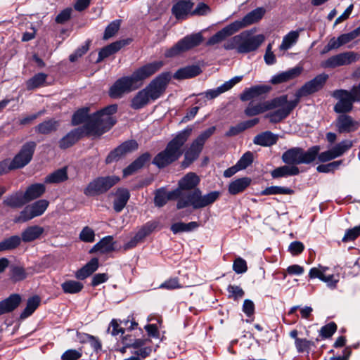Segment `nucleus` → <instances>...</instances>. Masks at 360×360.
I'll return each mask as SVG.
<instances>
[{"mask_svg": "<svg viewBox=\"0 0 360 360\" xmlns=\"http://www.w3.org/2000/svg\"><path fill=\"white\" fill-rule=\"evenodd\" d=\"M117 110V105H110L103 109L89 115V108H83L72 115V124L75 126L84 123L82 127L86 135L101 136L110 130L115 124L116 120L112 116Z\"/></svg>", "mask_w": 360, "mask_h": 360, "instance_id": "obj_1", "label": "nucleus"}, {"mask_svg": "<svg viewBox=\"0 0 360 360\" xmlns=\"http://www.w3.org/2000/svg\"><path fill=\"white\" fill-rule=\"evenodd\" d=\"M162 61H155L136 69L130 76L118 79L110 87L109 95L120 98L124 94L136 90L143 85V81L157 72L162 66Z\"/></svg>", "mask_w": 360, "mask_h": 360, "instance_id": "obj_2", "label": "nucleus"}, {"mask_svg": "<svg viewBox=\"0 0 360 360\" xmlns=\"http://www.w3.org/2000/svg\"><path fill=\"white\" fill-rule=\"evenodd\" d=\"M169 79V72L159 75L146 88L134 96L131 101V107L134 110H139L147 105L150 101L158 99L165 91Z\"/></svg>", "mask_w": 360, "mask_h": 360, "instance_id": "obj_3", "label": "nucleus"}, {"mask_svg": "<svg viewBox=\"0 0 360 360\" xmlns=\"http://www.w3.org/2000/svg\"><path fill=\"white\" fill-rule=\"evenodd\" d=\"M191 131V127L180 131L167 143L164 150L155 155L153 164L158 168H164L177 160L182 155L181 147L190 136Z\"/></svg>", "mask_w": 360, "mask_h": 360, "instance_id": "obj_4", "label": "nucleus"}, {"mask_svg": "<svg viewBox=\"0 0 360 360\" xmlns=\"http://www.w3.org/2000/svg\"><path fill=\"white\" fill-rule=\"evenodd\" d=\"M220 196V192L212 191L202 195L199 188H195L193 191L184 193L180 191V195L178 196L176 208L184 209L191 206L194 210L202 208L214 203Z\"/></svg>", "mask_w": 360, "mask_h": 360, "instance_id": "obj_5", "label": "nucleus"}, {"mask_svg": "<svg viewBox=\"0 0 360 360\" xmlns=\"http://www.w3.org/2000/svg\"><path fill=\"white\" fill-rule=\"evenodd\" d=\"M320 151L319 146H314L304 151L301 148H292L282 155V160L288 164L295 166L300 164H309L314 162Z\"/></svg>", "mask_w": 360, "mask_h": 360, "instance_id": "obj_6", "label": "nucleus"}, {"mask_svg": "<svg viewBox=\"0 0 360 360\" xmlns=\"http://www.w3.org/2000/svg\"><path fill=\"white\" fill-rule=\"evenodd\" d=\"M203 37L201 33H195L187 35L180 39L172 47L165 52L166 58H174L185 53L198 46L203 41Z\"/></svg>", "mask_w": 360, "mask_h": 360, "instance_id": "obj_7", "label": "nucleus"}, {"mask_svg": "<svg viewBox=\"0 0 360 360\" xmlns=\"http://www.w3.org/2000/svg\"><path fill=\"white\" fill-rule=\"evenodd\" d=\"M120 180L116 176L98 177L91 181L84 189V194L89 196L97 195L108 191Z\"/></svg>", "mask_w": 360, "mask_h": 360, "instance_id": "obj_8", "label": "nucleus"}, {"mask_svg": "<svg viewBox=\"0 0 360 360\" xmlns=\"http://www.w3.org/2000/svg\"><path fill=\"white\" fill-rule=\"evenodd\" d=\"M359 54L353 51H347L336 54L321 61L320 65L325 69H334L340 66L348 65L359 60Z\"/></svg>", "mask_w": 360, "mask_h": 360, "instance_id": "obj_9", "label": "nucleus"}, {"mask_svg": "<svg viewBox=\"0 0 360 360\" xmlns=\"http://www.w3.org/2000/svg\"><path fill=\"white\" fill-rule=\"evenodd\" d=\"M278 98H284L285 101L276 108L277 110L265 115V118H268L271 123H278L286 118L298 104V100L288 101L286 95Z\"/></svg>", "mask_w": 360, "mask_h": 360, "instance_id": "obj_10", "label": "nucleus"}, {"mask_svg": "<svg viewBox=\"0 0 360 360\" xmlns=\"http://www.w3.org/2000/svg\"><path fill=\"white\" fill-rule=\"evenodd\" d=\"M328 75L322 73L315 77L311 80L306 82L295 94V98L300 102V98L314 94L321 89L326 84Z\"/></svg>", "mask_w": 360, "mask_h": 360, "instance_id": "obj_11", "label": "nucleus"}, {"mask_svg": "<svg viewBox=\"0 0 360 360\" xmlns=\"http://www.w3.org/2000/svg\"><path fill=\"white\" fill-rule=\"evenodd\" d=\"M36 143L30 141L25 143L20 152L13 158L11 162V167L15 169L22 168L27 165L32 160L36 148Z\"/></svg>", "mask_w": 360, "mask_h": 360, "instance_id": "obj_12", "label": "nucleus"}, {"mask_svg": "<svg viewBox=\"0 0 360 360\" xmlns=\"http://www.w3.org/2000/svg\"><path fill=\"white\" fill-rule=\"evenodd\" d=\"M353 146V143L350 140H343L336 144L330 150L318 153L316 158L319 162H326L334 160L342 156L348 151Z\"/></svg>", "mask_w": 360, "mask_h": 360, "instance_id": "obj_13", "label": "nucleus"}, {"mask_svg": "<svg viewBox=\"0 0 360 360\" xmlns=\"http://www.w3.org/2000/svg\"><path fill=\"white\" fill-rule=\"evenodd\" d=\"M284 101V98H275L257 104L250 102L245 110V113L249 117L255 116L267 110L276 109L278 106H281Z\"/></svg>", "mask_w": 360, "mask_h": 360, "instance_id": "obj_14", "label": "nucleus"}, {"mask_svg": "<svg viewBox=\"0 0 360 360\" xmlns=\"http://www.w3.org/2000/svg\"><path fill=\"white\" fill-rule=\"evenodd\" d=\"M332 96L338 100L333 108L336 113H347L352 111L354 102L349 96V91L335 90L332 93Z\"/></svg>", "mask_w": 360, "mask_h": 360, "instance_id": "obj_15", "label": "nucleus"}, {"mask_svg": "<svg viewBox=\"0 0 360 360\" xmlns=\"http://www.w3.org/2000/svg\"><path fill=\"white\" fill-rule=\"evenodd\" d=\"M138 147V143L135 140L127 141L108 154L105 159V162L110 164L113 162L118 161L128 153L137 150Z\"/></svg>", "mask_w": 360, "mask_h": 360, "instance_id": "obj_16", "label": "nucleus"}, {"mask_svg": "<svg viewBox=\"0 0 360 360\" xmlns=\"http://www.w3.org/2000/svg\"><path fill=\"white\" fill-rule=\"evenodd\" d=\"M239 53H246L257 50L264 40L262 34L250 36L248 32L240 33Z\"/></svg>", "mask_w": 360, "mask_h": 360, "instance_id": "obj_17", "label": "nucleus"}, {"mask_svg": "<svg viewBox=\"0 0 360 360\" xmlns=\"http://www.w3.org/2000/svg\"><path fill=\"white\" fill-rule=\"evenodd\" d=\"M340 114L333 122L334 126L340 134L353 132L359 128V122L351 116L346 113Z\"/></svg>", "mask_w": 360, "mask_h": 360, "instance_id": "obj_18", "label": "nucleus"}, {"mask_svg": "<svg viewBox=\"0 0 360 360\" xmlns=\"http://www.w3.org/2000/svg\"><path fill=\"white\" fill-rule=\"evenodd\" d=\"M328 269V267L319 265L318 267L311 268L309 273L310 278H319L322 281L327 283V285L330 288H335L338 278L334 275H326V271Z\"/></svg>", "mask_w": 360, "mask_h": 360, "instance_id": "obj_19", "label": "nucleus"}, {"mask_svg": "<svg viewBox=\"0 0 360 360\" xmlns=\"http://www.w3.org/2000/svg\"><path fill=\"white\" fill-rule=\"evenodd\" d=\"M266 10L262 7H259L245 15L243 19L233 22L236 25L238 30L244 28L248 25L258 22L264 15Z\"/></svg>", "mask_w": 360, "mask_h": 360, "instance_id": "obj_20", "label": "nucleus"}, {"mask_svg": "<svg viewBox=\"0 0 360 360\" xmlns=\"http://www.w3.org/2000/svg\"><path fill=\"white\" fill-rule=\"evenodd\" d=\"M156 227L155 223H148L141 228L135 236L123 245L124 250H127L135 248L141 243L148 235H149Z\"/></svg>", "mask_w": 360, "mask_h": 360, "instance_id": "obj_21", "label": "nucleus"}, {"mask_svg": "<svg viewBox=\"0 0 360 360\" xmlns=\"http://www.w3.org/2000/svg\"><path fill=\"white\" fill-rule=\"evenodd\" d=\"M131 41V39L127 38L125 39L116 41L103 47L98 53V57L96 62H101L105 58L119 51L124 46L129 45Z\"/></svg>", "mask_w": 360, "mask_h": 360, "instance_id": "obj_22", "label": "nucleus"}, {"mask_svg": "<svg viewBox=\"0 0 360 360\" xmlns=\"http://www.w3.org/2000/svg\"><path fill=\"white\" fill-rule=\"evenodd\" d=\"M236 26L233 22L228 25L211 37L207 41L206 45L212 46L224 41L227 37L238 31Z\"/></svg>", "mask_w": 360, "mask_h": 360, "instance_id": "obj_23", "label": "nucleus"}, {"mask_svg": "<svg viewBox=\"0 0 360 360\" xmlns=\"http://www.w3.org/2000/svg\"><path fill=\"white\" fill-rule=\"evenodd\" d=\"M243 79V76H236L230 80L224 82L223 84L214 89H210L207 91L205 94V97L208 99H213L219 96L224 92L231 89L234 85L240 82Z\"/></svg>", "mask_w": 360, "mask_h": 360, "instance_id": "obj_24", "label": "nucleus"}, {"mask_svg": "<svg viewBox=\"0 0 360 360\" xmlns=\"http://www.w3.org/2000/svg\"><path fill=\"white\" fill-rule=\"evenodd\" d=\"M270 88L265 85L254 86L251 88L246 89L240 96V98L243 101H247L252 98L262 96L266 94Z\"/></svg>", "mask_w": 360, "mask_h": 360, "instance_id": "obj_25", "label": "nucleus"}, {"mask_svg": "<svg viewBox=\"0 0 360 360\" xmlns=\"http://www.w3.org/2000/svg\"><path fill=\"white\" fill-rule=\"evenodd\" d=\"M84 134L82 129H75L59 141V147L66 149L74 145Z\"/></svg>", "mask_w": 360, "mask_h": 360, "instance_id": "obj_26", "label": "nucleus"}, {"mask_svg": "<svg viewBox=\"0 0 360 360\" xmlns=\"http://www.w3.org/2000/svg\"><path fill=\"white\" fill-rule=\"evenodd\" d=\"M115 242L112 236H108L103 238L100 241L96 243L90 250V253L99 252L102 254L108 253L115 250Z\"/></svg>", "mask_w": 360, "mask_h": 360, "instance_id": "obj_27", "label": "nucleus"}, {"mask_svg": "<svg viewBox=\"0 0 360 360\" xmlns=\"http://www.w3.org/2000/svg\"><path fill=\"white\" fill-rule=\"evenodd\" d=\"M302 68L300 67L293 68L288 71L283 72L272 77L271 82L273 84H278L292 79L300 75Z\"/></svg>", "mask_w": 360, "mask_h": 360, "instance_id": "obj_28", "label": "nucleus"}, {"mask_svg": "<svg viewBox=\"0 0 360 360\" xmlns=\"http://www.w3.org/2000/svg\"><path fill=\"white\" fill-rule=\"evenodd\" d=\"M130 198L129 192L126 188H118L115 195L113 209L116 212H120L126 206Z\"/></svg>", "mask_w": 360, "mask_h": 360, "instance_id": "obj_29", "label": "nucleus"}, {"mask_svg": "<svg viewBox=\"0 0 360 360\" xmlns=\"http://www.w3.org/2000/svg\"><path fill=\"white\" fill-rule=\"evenodd\" d=\"M21 297L18 294H12L8 298L0 302V315L13 311L20 304Z\"/></svg>", "mask_w": 360, "mask_h": 360, "instance_id": "obj_30", "label": "nucleus"}, {"mask_svg": "<svg viewBox=\"0 0 360 360\" xmlns=\"http://www.w3.org/2000/svg\"><path fill=\"white\" fill-rule=\"evenodd\" d=\"M278 136L271 131H266L255 136L253 143L264 147H268L276 143Z\"/></svg>", "mask_w": 360, "mask_h": 360, "instance_id": "obj_31", "label": "nucleus"}, {"mask_svg": "<svg viewBox=\"0 0 360 360\" xmlns=\"http://www.w3.org/2000/svg\"><path fill=\"white\" fill-rule=\"evenodd\" d=\"M180 195V190H174L172 191L167 193L162 189L157 191L154 202L158 207H162L169 200H176Z\"/></svg>", "mask_w": 360, "mask_h": 360, "instance_id": "obj_32", "label": "nucleus"}, {"mask_svg": "<svg viewBox=\"0 0 360 360\" xmlns=\"http://www.w3.org/2000/svg\"><path fill=\"white\" fill-rule=\"evenodd\" d=\"M44 229L43 227L34 225L26 228L21 233V242L30 243L40 238Z\"/></svg>", "mask_w": 360, "mask_h": 360, "instance_id": "obj_33", "label": "nucleus"}, {"mask_svg": "<svg viewBox=\"0 0 360 360\" xmlns=\"http://www.w3.org/2000/svg\"><path fill=\"white\" fill-rule=\"evenodd\" d=\"M199 182V177L195 173L189 172L179 181V188L176 190L184 191L195 189Z\"/></svg>", "mask_w": 360, "mask_h": 360, "instance_id": "obj_34", "label": "nucleus"}, {"mask_svg": "<svg viewBox=\"0 0 360 360\" xmlns=\"http://www.w3.org/2000/svg\"><path fill=\"white\" fill-rule=\"evenodd\" d=\"M202 150V147L193 142L184 153V160L181 162L182 167L186 168L192 164L199 157Z\"/></svg>", "mask_w": 360, "mask_h": 360, "instance_id": "obj_35", "label": "nucleus"}, {"mask_svg": "<svg viewBox=\"0 0 360 360\" xmlns=\"http://www.w3.org/2000/svg\"><path fill=\"white\" fill-rule=\"evenodd\" d=\"M150 159V155L148 153H145L136 158L132 163H131L123 171L124 176H129L142 168L146 162Z\"/></svg>", "mask_w": 360, "mask_h": 360, "instance_id": "obj_36", "label": "nucleus"}, {"mask_svg": "<svg viewBox=\"0 0 360 360\" xmlns=\"http://www.w3.org/2000/svg\"><path fill=\"white\" fill-rule=\"evenodd\" d=\"M202 72L198 65H188L179 69L174 75L176 79H185L194 77Z\"/></svg>", "mask_w": 360, "mask_h": 360, "instance_id": "obj_37", "label": "nucleus"}, {"mask_svg": "<svg viewBox=\"0 0 360 360\" xmlns=\"http://www.w3.org/2000/svg\"><path fill=\"white\" fill-rule=\"evenodd\" d=\"M193 5L190 0H179L172 7L173 14L178 19L184 18L191 12Z\"/></svg>", "mask_w": 360, "mask_h": 360, "instance_id": "obj_38", "label": "nucleus"}, {"mask_svg": "<svg viewBox=\"0 0 360 360\" xmlns=\"http://www.w3.org/2000/svg\"><path fill=\"white\" fill-rule=\"evenodd\" d=\"M98 268V259L97 258H93L86 265L76 272L75 276L78 279H85L96 271Z\"/></svg>", "mask_w": 360, "mask_h": 360, "instance_id": "obj_39", "label": "nucleus"}, {"mask_svg": "<svg viewBox=\"0 0 360 360\" xmlns=\"http://www.w3.org/2000/svg\"><path fill=\"white\" fill-rule=\"evenodd\" d=\"M98 268V259L97 258H93L86 265L76 272L75 276L78 279H85L96 271Z\"/></svg>", "mask_w": 360, "mask_h": 360, "instance_id": "obj_40", "label": "nucleus"}, {"mask_svg": "<svg viewBox=\"0 0 360 360\" xmlns=\"http://www.w3.org/2000/svg\"><path fill=\"white\" fill-rule=\"evenodd\" d=\"M98 268V259L97 258H93L86 265L76 272L75 276L78 279H85L96 271Z\"/></svg>", "mask_w": 360, "mask_h": 360, "instance_id": "obj_41", "label": "nucleus"}, {"mask_svg": "<svg viewBox=\"0 0 360 360\" xmlns=\"http://www.w3.org/2000/svg\"><path fill=\"white\" fill-rule=\"evenodd\" d=\"M68 179V169L66 167L60 168L47 175L44 182L46 184H60Z\"/></svg>", "mask_w": 360, "mask_h": 360, "instance_id": "obj_42", "label": "nucleus"}, {"mask_svg": "<svg viewBox=\"0 0 360 360\" xmlns=\"http://www.w3.org/2000/svg\"><path fill=\"white\" fill-rule=\"evenodd\" d=\"M300 170L297 167L294 165H284L277 167L271 172V176L274 178H280L287 176L297 175Z\"/></svg>", "mask_w": 360, "mask_h": 360, "instance_id": "obj_43", "label": "nucleus"}, {"mask_svg": "<svg viewBox=\"0 0 360 360\" xmlns=\"http://www.w3.org/2000/svg\"><path fill=\"white\" fill-rule=\"evenodd\" d=\"M250 179L248 177L238 179L229 184V192L232 195L241 193L250 184Z\"/></svg>", "mask_w": 360, "mask_h": 360, "instance_id": "obj_44", "label": "nucleus"}, {"mask_svg": "<svg viewBox=\"0 0 360 360\" xmlns=\"http://www.w3.org/2000/svg\"><path fill=\"white\" fill-rule=\"evenodd\" d=\"M21 243L19 236L14 235L0 242V252L10 251L16 249Z\"/></svg>", "mask_w": 360, "mask_h": 360, "instance_id": "obj_45", "label": "nucleus"}, {"mask_svg": "<svg viewBox=\"0 0 360 360\" xmlns=\"http://www.w3.org/2000/svg\"><path fill=\"white\" fill-rule=\"evenodd\" d=\"M45 192V186L42 184H34L29 186L24 193L27 202L40 197Z\"/></svg>", "mask_w": 360, "mask_h": 360, "instance_id": "obj_46", "label": "nucleus"}, {"mask_svg": "<svg viewBox=\"0 0 360 360\" xmlns=\"http://www.w3.org/2000/svg\"><path fill=\"white\" fill-rule=\"evenodd\" d=\"M59 126V122L53 119L45 120L39 124L35 130L39 134H48L57 130Z\"/></svg>", "mask_w": 360, "mask_h": 360, "instance_id": "obj_47", "label": "nucleus"}, {"mask_svg": "<svg viewBox=\"0 0 360 360\" xmlns=\"http://www.w3.org/2000/svg\"><path fill=\"white\" fill-rule=\"evenodd\" d=\"M84 288L82 283L75 280H68L61 284V288L66 294H76Z\"/></svg>", "mask_w": 360, "mask_h": 360, "instance_id": "obj_48", "label": "nucleus"}, {"mask_svg": "<svg viewBox=\"0 0 360 360\" xmlns=\"http://www.w3.org/2000/svg\"><path fill=\"white\" fill-rule=\"evenodd\" d=\"M300 30H295L291 31L288 34H287L285 36H284L282 43L279 46L280 50H288L292 46L296 44V42L298 40L299 36H300Z\"/></svg>", "mask_w": 360, "mask_h": 360, "instance_id": "obj_49", "label": "nucleus"}, {"mask_svg": "<svg viewBox=\"0 0 360 360\" xmlns=\"http://www.w3.org/2000/svg\"><path fill=\"white\" fill-rule=\"evenodd\" d=\"M27 202L25 195L22 193H15L4 200V203L11 207H20Z\"/></svg>", "mask_w": 360, "mask_h": 360, "instance_id": "obj_50", "label": "nucleus"}, {"mask_svg": "<svg viewBox=\"0 0 360 360\" xmlns=\"http://www.w3.org/2000/svg\"><path fill=\"white\" fill-rule=\"evenodd\" d=\"M48 75L44 73H37L26 82L28 90L34 89L44 85Z\"/></svg>", "mask_w": 360, "mask_h": 360, "instance_id": "obj_51", "label": "nucleus"}, {"mask_svg": "<svg viewBox=\"0 0 360 360\" xmlns=\"http://www.w3.org/2000/svg\"><path fill=\"white\" fill-rule=\"evenodd\" d=\"M199 226V224L196 221H191L189 223L177 222L174 223L171 226V230L174 233H178L181 232H189Z\"/></svg>", "mask_w": 360, "mask_h": 360, "instance_id": "obj_52", "label": "nucleus"}, {"mask_svg": "<svg viewBox=\"0 0 360 360\" xmlns=\"http://www.w3.org/2000/svg\"><path fill=\"white\" fill-rule=\"evenodd\" d=\"M40 303V298L38 296H34L28 299L27 306L24 311L22 312L20 317L25 319L30 316L39 307Z\"/></svg>", "mask_w": 360, "mask_h": 360, "instance_id": "obj_53", "label": "nucleus"}, {"mask_svg": "<svg viewBox=\"0 0 360 360\" xmlns=\"http://www.w3.org/2000/svg\"><path fill=\"white\" fill-rule=\"evenodd\" d=\"M294 193L293 190L289 188L273 186L266 188L262 192V195H276V194H285L290 195Z\"/></svg>", "mask_w": 360, "mask_h": 360, "instance_id": "obj_54", "label": "nucleus"}, {"mask_svg": "<svg viewBox=\"0 0 360 360\" xmlns=\"http://www.w3.org/2000/svg\"><path fill=\"white\" fill-rule=\"evenodd\" d=\"M49 206V201L46 200H39L29 206L32 211L34 216L38 217L41 215L47 209Z\"/></svg>", "mask_w": 360, "mask_h": 360, "instance_id": "obj_55", "label": "nucleus"}, {"mask_svg": "<svg viewBox=\"0 0 360 360\" xmlns=\"http://www.w3.org/2000/svg\"><path fill=\"white\" fill-rule=\"evenodd\" d=\"M121 25L120 20H115L111 22L105 28L103 39L107 40L115 35V34L120 30Z\"/></svg>", "mask_w": 360, "mask_h": 360, "instance_id": "obj_56", "label": "nucleus"}, {"mask_svg": "<svg viewBox=\"0 0 360 360\" xmlns=\"http://www.w3.org/2000/svg\"><path fill=\"white\" fill-rule=\"evenodd\" d=\"M79 238L83 242L93 243L95 240V232L91 227L86 226L81 231Z\"/></svg>", "mask_w": 360, "mask_h": 360, "instance_id": "obj_57", "label": "nucleus"}, {"mask_svg": "<svg viewBox=\"0 0 360 360\" xmlns=\"http://www.w3.org/2000/svg\"><path fill=\"white\" fill-rule=\"evenodd\" d=\"M215 130V127H211L207 129L205 131H202L193 142L203 148L206 140L214 134Z\"/></svg>", "mask_w": 360, "mask_h": 360, "instance_id": "obj_58", "label": "nucleus"}, {"mask_svg": "<svg viewBox=\"0 0 360 360\" xmlns=\"http://www.w3.org/2000/svg\"><path fill=\"white\" fill-rule=\"evenodd\" d=\"M240 34L236 35L231 39H228L223 45V47L226 50L236 49L237 52L239 53L240 44Z\"/></svg>", "mask_w": 360, "mask_h": 360, "instance_id": "obj_59", "label": "nucleus"}, {"mask_svg": "<svg viewBox=\"0 0 360 360\" xmlns=\"http://www.w3.org/2000/svg\"><path fill=\"white\" fill-rule=\"evenodd\" d=\"M28 274L25 269L19 266H12L11 268V278L14 281H20L25 279Z\"/></svg>", "mask_w": 360, "mask_h": 360, "instance_id": "obj_60", "label": "nucleus"}, {"mask_svg": "<svg viewBox=\"0 0 360 360\" xmlns=\"http://www.w3.org/2000/svg\"><path fill=\"white\" fill-rule=\"evenodd\" d=\"M227 291L229 292V297L233 298L234 300L242 298L245 295L244 290L238 285H229L227 287Z\"/></svg>", "mask_w": 360, "mask_h": 360, "instance_id": "obj_61", "label": "nucleus"}, {"mask_svg": "<svg viewBox=\"0 0 360 360\" xmlns=\"http://www.w3.org/2000/svg\"><path fill=\"white\" fill-rule=\"evenodd\" d=\"M253 162V154L252 153L248 151L243 155L240 160L236 163L237 167L239 169H244L252 164Z\"/></svg>", "mask_w": 360, "mask_h": 360, "instance_id": "obj_62", "label": "nucleus"}, {"mask_svg": "<svg viewBox=\"0 0 360 360\" xmlns=\"http://www.w3.org/2000/svg\"><path fill=\"white\" fill-rule=\"evenodd\" d=\"M295 344L298 352H308L311 347L314 345L313 342L305 338L296 339Z\"/></svg>", "mask_w": 360, "mask_h": 360, "instance_id": "obj_63", "label": "nucleus"}, {"mask_svg": "<svg viewBox=\"0 0 360 360\" xmlns=\"http://www.w3.org/2000/svg\"><path fill=\"white\" fill-rule=\"evenodd\" d=\"M360 235V225L346 231L343 242H349L355 240Z\"/></svg>", "mask_w": 360, "mask_h": 360, "instance_id": "obj_64", "label": "nucleus"}]
</instances>
